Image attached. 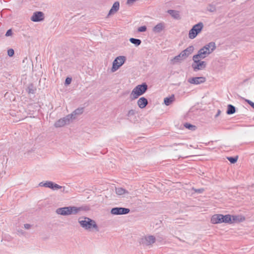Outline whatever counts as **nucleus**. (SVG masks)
<instances>
[{
  "label": "nucleus",
  "mask_w": 254,
  "mask_h": 254,
  "mask_svg": "<svg viewBox=\"0 0 254 254\" xmlns=\"http://www.w3.org/2000/svg\"><path fill=\"white\" fill-rule=\"evenodd\" d=\"M7 54L9 57H12L14 54V51L12 49H10L7 51Z\"/></svg>",
  "instance_id": "36"
},
{
  "label": "nucleus",
  "mask_w": 254,
  "mask_h": 254,
  "mask_svg": "<svg viewBox=\"0 0 254 254\" xmlns=\"http://www.w3.org/2000/svg\"><path fill=\"white\" fill-rule=\"evenodd\" d=\"M209 54L205 51L203 48H201L198 52L197 54L194 55V59L199 58L203 59L207 56Z\"/></svg>",
  "instance_id": "14"
},
{
  "label": "nucleus",
  "mask_w": 254,
  "mask_h": 254,
  "mask_svg": "<svg viewBox=\"0 0 254 254\" xmlns=\"http://www.w3.org/2000/svg\"><path fill=\"white\" fill-rule=\"evenodd\" d=\"M39 185L40 187H44L52 189V188H53V182L51 181H47L45 183L41 182Z\"/></svg>",
  "instance_id": "26"
},
{
  "label": "nucleus",
  "mask_w": 254,
  "mask_h": 254,
  "mask_svg": "<svg viewBox=\"0 0 254 254\" xmlns=\"http://www.w3.org/2000/svg\"><path fill=\"white\" fill-rule=\"evenodd\" d=\"M116 193L119 195H122L126 194H129V192L127 190L123 189V188H116Z\"/></svg>",
  "instance_id": "23"
},
{
  "label": "nucleus",
  "mask_w": 254,
  "mask_h": 254,
  "mask_svg": "<svg viewBox=\"0 0 254 254\" xmlns=\"http://www.w3.org/2000/svg\"><path fill=\"white\" fill-rule=\"evenodd\" d=\"M82 210V209L81 207L69 206L59 208L56 209V212L57 214L60 215L67 216L70 215H76Z\"/></svg>",
  "instance_id": "2"
},
{
  "label": "nucleus",
  "mask_w": 254,
  "mask_h": 254,
  "mask_svg": "<svg viewBox=\"0 0 254 254\" xmlns=\"http://www.w3.org/2000/svg\"><path fill=\"white\" fill-rule=\"evenodd\" d=\"M184 59V58H183V57H182L181 54H180L178 56H175L173 59L171 60V63L173 64H175L176 63L180 62L181 61Z\"/></svg>",
  "instance_id": "25"
},
{
  "label": "nucleus",
  "mask_w": 254,
  "mask_h": 254,
  "mask_svg": "<svg viewBox=\"0 0 254 254\" xmlns=\"http://www.w3.org/2000/svg\"><path fill=\"white\" fill-rule=\"evenodd\" d=\"M239 156L238 155L234 157H226V158L230 162L231 164H234L238 161Z\"/></svg>",
  "instance_id": "29"
},
{
  "label": "nucleus",
  "mask_w": 254,
  "mask_h": 254,
  "mask_svg": "<svg viewBox=\"0 0 254 254\" xmlns=\"http://www.w3.org/2000/svg\"><path fill=\"white\" fill-rule=\"evenodd\" d=\"M71 78H70V77H67L66 79H65V85H69V84H70L71 82Z\"/></svg>",
  "instance_id": "37"
},
{
  "label": "nucleus",
  "mask_w": 254,
  "mask_h": 254,
  "mask_svg": "<svg viewBox=\"0 0 254 254\" xmlns=\"http://www.w3.org/2000/svg\"><path fill=\"white\" fill-rule=\"evenodd\" d=\"M236 112V108L235 107L232 105H228V109L227 110V114L228 115H232L235 113Z\"/></svg>",
  "instance_id": "27"
},
{
  "label": "nucleus",
  "mask_w": 254,
  "mask_h": 254,
  "mask_svg": "<svg viewBox=\"0 0 254 254\" xmlns=\"http://www.w3.org/2000/svg\"><path fill=\"white\" fill-rule=\"evenodd\" d=\"M203 27V24L201 22L193 25L189 31V37L191 39H193L195 38L198 34L201 31Z\"/></svg>",
  "instance_id": "4"
},
{
  "label": "nucleus",
  "mask_w": 254,
  "mask_h": 254,
  "mask_svg": "<svg viewBox=\"0 0 254 254\" xmlns=\"http://www.w3.org/2000/svg\"><path fill=\"white\" fill-rule=\"evenodd\" d=\"M83 108H79L75 110L71 114L68 115V116H70V118L71 120H72L75 119L77 116L81 115L83 113Z\"/></svg>",
  "instance_id": "16"
},
{
  "label": "nucleus",
  "mask_w": 254,
  "mask_h": 254,
  "mask_svg": "<svg viewBox=\"0 0 254 254\" xmlns=\"http://www.w3.org/2000/svg\"><path fill=\"white\" fill-rule=\"evenodd\" d=\"M126 61L125 56H119L113 61L112 71L115 72L122 66Z\"/></svg>",
  "instance_id": "6"
},
{
  "label": "nucleus",
  "mask_w": 254,
  "mask_h": 254,
  "mask_svg": "<svg viewBox=\"0 0 254 254\" xmlns=\"http://www.w3.org/2000/svg\"><path fill=\"white\" fill-rule=\"evenodd\" d=\"M148 86L146 83L136 86L131 91L130 98L131 100L137 99L139 96L143 95L147 91Z\"/></svg>",
  "instance_id": "3"
},
{
  "label": "nucleus",
  "mask_w": 254,
  "mask_h": 254,
  "mask_svg": "<svg viewBox=\"0 0 254 254\" xmlns=\"http://www.w3.org/2000/svg\"><path fill=\"white\" fill-rule=\"evenodd\" d=\"M28 92L29 93L34 94L35 93V90L33 89V86L31 85L28 87Z\"/></svg>",
  "instance_id": "34"
},
{
  "label": "nucleus",
  "mask_w": 254,
  "mask_h": 254,
  "mask_svg": "<svg viewBox=\"0 0 254 254\" xmlns=\"http://www.w3.org/2000/svg\"><path fill=\"white\" fill-rule=\"evenodd\" d=\"M167 12L170 14L173 17L176 19H180L179 12L175 10H168Z\"/></svg>",
  "instance_id": "21"
},
{
  "label": "nucleus",
  "mask_w": 254,
  "mask_h": 254,
  "mask_svg": "<svg viewBox=\"0 0 254 254\" xmlns=\"http://www.w3.org/2000/svg\"><path fill=\"white\" fill-rule=\"evenodd\" d=\"M119 7H120L119 2V1L115 2L113 5L112 8L110 10L108 15H112V14H113L115 13L116 12H117L119 10Z\"/></svg>",
  "instance_id": "19"
},
{
  "label": "nucleus",
  "mask_w": 254,
  "mask_h": 254,
  "mask_svg": "<svg viewBox=\"0 0 254 254\" xmlns=\"http://www.w3.org/2000/svg\"><path fill=\"white\" fill-rule=\"evenodd\" d=\"M175 99L174 95H172L169 97L164 98V102L166 105L169 106L174 101Z\"/></svg>",
  "instance_id": "22"
},
{
  "label": "nucleus",
  "mask_w": 254,
  "mask_h": 254,
  "mask_svg": "<svg viewBox=\"0 0 254 254\" xmlns=\"http://www.w3.org/2000/svg\"><path fill=\"white\" fill-rule=\"evenodd\" d=\"M222 220V214H215L212 216L211 222L213 224L221 223Z\"/></svg>",
  "instance_id": "18"
},
{
  "label": "nucleus",
  "mask_w": 254,
  "mask_h": 254,
  "mask_svg": "<svg viewBox=\"0 0 254 254\" xmlns=\"http://www.w3.org/2000/svg\"><path fill=\"white\" fill-rule=\"evenodd\" d=\"M129 41L133 44L135 45L136 46H138L140 45L141 43V41L138 39H135L133 38H131L129 39Z\"/></svg>",
  "instance_id": "28"
},
{
  "label": "nucleus",
  "mask_w": 254,
  "mask_h": 254,
  "mask_svg": "<svg viewBox=\"0 0 254 254\" xmlns=\"http://www.w3.org/2000/svg\"><path fill=\"white\" fill-rule=\"evenodd\" d=\"M204 190L203 189H195L194 191L198 193H201Z\"/></svg>",
  "instance_id": "40"
},
{
  "label": "nucleus",
  "mask_w": 254,
  "mask_h": 254,
  "mask_svg": "<svg viewBox=\"0 0 254 254\" xmlns=\"http://www.w3.org/2000/svg\"><path fill=\"white\" fill-rule=\"evenodd\" d=\"M69 116L67 115L66 117L59 119L55 123V126L56 127H60L64 126L65 125L69 124L71 120Z\"/></svg>",
  "instance_id": "8"
},
{
  "label": "nucleus",
  "mask_w": 254,
  "mask_h": 254,
  "mask_svg": "<svg viewBox=\"0 0 254 254\" xmlns=\"http://www.w3.org/2000/svg\"><path fill=\"white\" fill-rule=\"evenodd\" d=\"M165 27V23L164 22H160L155 26L153 28L152 30L155 33H159L162 31Z\"/></svg>",
  "instance_id": "15"
},
{
  "label": "nucleus",
  "mask_w": 254,
  "mask_h": 254,
  "mask_svg": "<svg viewBox=\"0 0 254 254\" xmlns=\"http://www.w3.org/2000/svg\"><path fill=\"white\" fill-rule=\"evenodd\" d=\"M199 59V58L194 59V57L193 56L192 60L193 63L191 66L194 71L203 69L206 66V63L205 61H201Z\"/></svg>",
  "instance_id": "5"
},
{
  "label": "nucleus",
  "mask_w": 254,
  "mask_h": 254,
  "mask_svg": "<svg viewBox=\"0 0 254 254\" xmlns=\"http://www.w3.org/2000/svg\"><path fill=\"white\" fill-rule=\"evenodd\" d=\"M130 212V209L124 207H114L111 210V213L113 215H125Z\"/></svg>",
  "instance_id": "7"
},
{
  "label": "nucleus",
  "mask_w": 254,
  "mask_h": 254,
  "mask_svg": "<svg viewBox=\"0 0 254 254\" xmlns=\"http://www.w3.org/2000/svg\"><path fill=\"white\" fill-rule=\"evenodd\" d=\"M135 114V111L134 110H130L128 112V113L127 114V116L128 117H130L132 116H133Z\"/></svg>",
  "instance_id": "33"
},
{
  "label": "nucleus",
  "mask_w": 254,
  "mask_h": 254,
  "mask_svg": "<svg viewBox=\"0 0 254 254\" xmlns=\"http://www.w3.org/2000/svg\"><path fill=\"white\" fill-rule=\"evenodd\" d=\"M12 30L11 29H9L6 32L5 36L8 37V36L12 35Z\"/></svg>",
  "instance_id": "38"
},
{
  "label": "nucleus",
  "mask_w": 254,
  "mask_h": 254,
  "mask_svg": "<svg viewBox=\"0 0 254 254\" xmlns=\"http://www.w3.org/2000/svg\"><path fill=\"white\" fill-rule=\"evenodd\" d=\"M63 188H64L65 187L61 186L57 184H55L54 183H53V188H52V189L53 190H55L60 189Z\"/></svg>",
  "instance_id": "32"
},
{
  "label": "nucleus",
  "mask_w": 254,
  "mask_h": 254,
  "mask_svg": "<svg viewBox=\"0 0 254 254\" xmlns=\"http://www.w3.org/2000/svg\"><path fill=\"white\" fill-rule=\"evenodd\" d=\"M205 81L206 78L203 76L191 77L189 78L188 80V82L189 83L195 85L203 83L205 82Z\"/></svg>",
  "instance_id": "9"
},
{
  "label": "nucleus",
  "mask_w": 254,
  "mask_h": 254,
  "mask_svg": "<svg viewBox=\"0 0 254 254\" xmlns=\"http://www.w3.org/2000/svg\"><path fill=\"white\" fill-rule=\"evenodd\" d=\"M223 223L233 224L232 215L230 214L223 215Z\"/></svg>",
  "instance_id": "24"
},
{
  "label": "nucleus",
  "mask_w": 254,
  "mask_h": 254,
  "mask_svg": "<svg viewBox=\"0 0 254 254\" xmlns=\"http://www.w3.org/2000/svg\"><path fill=\"white\" fill-rule=\"evenodd\" d=\"M221 111L220 110H218V114L216 115V116H217L218 115H219Z\"/></svg>",
  "instance_id": "42"
},
{
  "label": "nucleus",
  "mask_w": 254,
  "mask_h": 254,
  "mask_svg": "<svg viewBox=\"0 0 254 254\" xmlns=\"http://www.w3.org/2000/svg\"><path fill=\"white\" fill-rule=\"evenodd\" d=\"M78 223L85 230L91 231L94 229L96 231H99V228L95 221L89 217L79 218Z\"/></svg>",
  "instance_id": "1"
},
{
  "label": "nucleus",
  "mask_w": 254,
  "mask_h": 254,
  "mask_svg": "<svg viewBox=\"0 0 254 254\" xmlns=\"http://www.w3.org/2000/svg\"><path fill=\"white\" fill-rule=\"evenodd\" d=\"M156 239L153 236H148L141 239L142 245L149 246L155 242Z\"/></svg>",
  "instance_id": "10"
},
{
  "label": "nucleus",
  "mask_w": 254,
  "mask_h": 254,
  "mask_svg": "<svg viewBox=\"0 0 254 254\" xmlns=\"http://www.w3.org/2000/svg\"><path fill=\"white\" fill-rule=\"evenodd\" d=\"M194 50V48L192 46H190L187 49L183 51L180 54L182 57L186 59L190 55Z\"/></svg>",
  "instance_id": "12"
},
{
  "label": "nucleus",
  "mask_w": 254,
  "mask_h": 254,
  "mask_svg": "<svg viewBox=\"0 0 254 254\" xmlns=\"http://www.w3.org/2000/svg\"><path fill=\"white\" fill-rule=\"evenodd\" d=\"M207 10L210 12H214L216 11V8L213 5L210 4L207 7Z\"/></svg>",
  "instance_id": "31"
},
{
  "label": "nucleus",
  "mask_w": 254,
  "mask_h": 254,
  "mask_svg": "<svg viewBox=\"0 0 254 254\" xmlns=\"http://www.w3.org/2000/svg\"><path fill=\"white\" fill-rule=\"evenodd\" d=\"M148 100L145 97H141L137 101V105L141 109L144 108L148 104Z\"/></svg>",
  "instance_id": "17"
},
{
  "label": "nucleus",
  "mask_w": 254,
  "mask_h": 254,
  "mask_svg": "<svg viewBox=\"0 0 254 254\" xmlns=\"http://www.w3.org/2000/svg\"><path fill=\"white\" fill-rule=\"evenodd\" d=\"M202 48L209 55L215 50L216 48L215 44V43L211 42L209 43L208 44H206Z\"/></svg>",
  "instance_id": "13"
},
{
  "label": "nucleus",
  "mask_w": 254,
  "mask_h": 254,
  "mask_svg": "<svg viewBox=\"0 0 254 254\" xmlns=\"http://www.w3.org/2000/svg\"><path fill=\"white\" fill-rule=\"evenodd\" d=\"M44 19V13L41 11H36L34 12L31 20L34 22H39Z\"/></svg>",
  "instance_id": "11"
},
{
  "label": "nucleus",
  "mask_w": 254,
  "mask_h": 254,
  "mask_svg": "<svg viewBox=\"0 0 254 254\" xmlns=\"http://www.w3.org/2000/svg\"><path fill=\"white\" fill-rule=\"evenodd\" d=\"M246 101L254 109V103L249 100H246Z\"/></svg>",
  "instance_id": "39"
},
{
  "label": "nucleus",
  "mask_w": 254,
  "mask_h": 254,
  "mask_svg": "<svg viewBox=\"0 0 254 254\" xmlns=\"http://www.w3.org/2000/svg\"><path fill=\"white\" fill-rule=\"evenodd\" d=\"M184 126L186 128H187L191 130H194L196 129V127L195 126L192 125L189 123H186L184 125Z\"/></svg>",
  "instance_id": "30"
},
{
  "label": "nucleus",
  "mask_w": 254,
  "mask_h": 254,
  "mask_svg": "<svg viewBox=\"0 0 254 254\" xmlns=\"http://www.w3.org/2000/svg\"><path fill=\"white\" fill-rule=\"evenodd\" d=\"M31 225L29 224H24V228L26 229H29L31 228Z\"/></svg>",
  "instance_id": "41"
},
{
  "label": "nucleus",
  "mask_w": 254,
  "mask_h": 254,
  "mask_svg": "<svg viewBox=\"0 0 254 254\" xmlns=\"http://www.w3.org/2000/svg\"><path fill=\"white\" fill-rule=\"evenodd\" d=\"M245 220V217L242 215H232L233 223H238Z\"/></svg>",
  "instance_id": "20"
},
{
  "label": "nucleus",
  "mask_w": 254,
  "mask_h": 254,
  "mask_svg": "<svg viewBox=\"0 0 254 254\" xmlns=\"http://www.w3.org/2000/svg\"><path fill=\"white\" fill-rule=\"evenodd\" d=\"M147 28L145 26H142L141 27H139L138 28V31L140 32H145L146 31Z\"/></svg>",
  "instance_id": "35"
}]
</instances>
